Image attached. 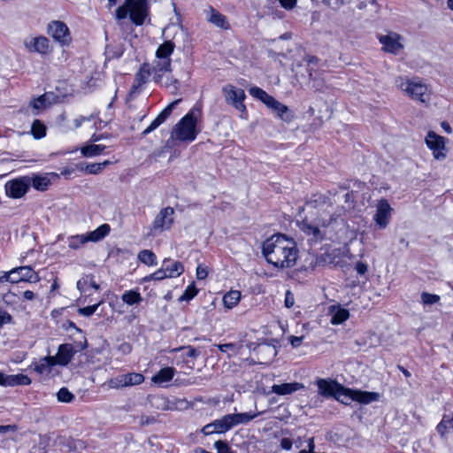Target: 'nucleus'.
Wrapping results in <instances>:
<instances>
[{"instance_id":"f257e3e1","label":"nucleus","mask_w":453,"mask_h":453,"mask_svg":"<svg viewBox=\"0 0 453 453\" xmlns=\"http://www.w3.org/2000/svg\"><path fill=\"white\" fill-rule=\"evenodd\" d=\"M262 253L266 261L277 268H290L296 265V244L286 235L277 234L263 242Z\"/></svg>"},{"instance_id":"f03ea898","label":"nucleus","mask_w":453,"mask_h":453,"mask_svg":"<svg viewBox=\"0 0 453 453\" xmlns=\"http://www.w3.org/2000/svg\"><path fill=\"white\" fill-rule=\"evenodd\" d=\"M118 20L126 19L127 16L135 26H142L145 20L150 19V6L148 2H124L115 12Z\"/></svg>"},{"instance_id":"7ed1b4c3","label":"nucleus","mask_w":453,"mask_h":453,"mask_svg":"<svg viewBox=\"0 0 453 453\" xmlns=\"http://www.w3.org/2000/svg\"><path fill=\"white\" fill-rule=\"evenodd\" d=\"M201 117V108L194 106L175 126V138L181 142H192L197 135L196 127Z\"/></svg>"},{"instance_id":"20e7f679","label":"nucleus","mask_w":453,"mask_h":453,"mask_svg":"<svg viewBox=\"0 0 453 453\" xmlns=\"http://www.w3.org/2000/svg\"><path fill=\"white\" fill-rule=\"evenodd\" d=\"M344 211L343 207H339L328 219L319 216L314 222L304 219L299 223V227L305 234L311 236L313 241H321L324 238V234L322 233L321 228L327 227L335 222L337 219L342 215Z\"/></svg>"},{"instance_id":"39448f33","label":"nucleus","mask_w":453,"mask_h":453,"mask_svg":"<svg viewBox=\"0 0 453 453\" xmlns=\"http://www.w3.org/2000/svg\"><path fill=\"white\" fill-rule=\"evenodd\" d=\"M397 88L406 92L414 100L426 103L429 100L428 89L426 84L418 80H409L403 77H397L395 81Z\"/></svg>"},{"instance_id":"423d86ee","label":"nucleus","mask_w":453,"mask_h":453,"mask_svg":"<svg viewBox=\"0 0 453 453\" xmlns=\"http://www.w3.org/2000/svg\"><path fill=\"white\" fill-rule=\"evenodd\" d=\"M173 208L167 206L162 209L155 217L150 227L149 235L156 236L157 234L168 230L173 224Z\"/></svg>"},{"instance_id":"0eeeda50","label":"nucleus","mask_w":453,"mask_h":453,"mask_svg":"<svg viewBox=\"0 0 453 453\" xmlns=\"http://www.w3.org/2000/svg\"><path fill=\"white\" fill-rule=\"evenodd\" d=\"M5 193L6 195L14 199L21 198L29 190V182L27 176H20L19 178L8 180L5 183Z\"/></svg>"},{"instance_id":"6e6552de","label":"nucleus","mask_w":453,"mask_h":453,"mask_svg":"<svg viewBox=\"0 0 453 453\" xmlns=\"http://www.w3.org/2000/svg\"><path fill=\"white\" fill-rule=\"evenodd\" d=\"M222 90L228 104L233 105L239 111L244 112L246 111V106L243 104L246 96L243 89L236 88L229 84L225 86Z\"/></svg>"},{"instance_id":"1a4fd4ad","label":"nucleus","mask_w":453,"mask_h":453,"mask_svg":"<svg viewBox=\"0 0 453 453\" xmlns=\"http://www.w3.org/2000/svg\"><path fill=\"white\" fill-rule=\"evenodd\" d=\"M48 34L61 45H68L72 41L69 28L59 20L51 21L48 25Z\"/></svg>"},{"instance_id":"9d476101","label":"nucleus","mask_w":453,"mask_h":453,"mask_svg":"<svg viewBox=\"0 0 453 453\" xmlns=\"http://www.w3.org/2000/svg\"><path fill=\"white\" fill-rule=\"evenodd\" d=\"M426 143L433 151L435 159L442 160L446 157L445 138L434 131H429L426 136Z\"/></svg>"},{"instance_id":"9b49d317","label":"nucleus","mask_w":453,"mask_h":453,"mask_svg":"<svg viewBox=\"0 0 453 453\" xmlns=\"http://www.w3.org/2000/svg\"><path fill=\"white\" fill-rule=\"evenodd\" d=\"M253 352L260 364L271 363L278 354L276 346L269 342L258 343L253 349Z\"/></svg>"},{"instance_id":"f8f14e48","label":"nucleus","mask_w":453,"mask_h":453,"mask_svg":"<svg viewBox=\"0 0 453 453\" xmlns=\"http://www.w3.org/2000/svg\"><path fill=\"white\" fill-rule=\"evenodd\" d=\"M315 383L319 395L325 398H334L338 390L342 389V384L332 379L319 378Z\"/></svg>"},{"instance_id":"ddd939ff","label":"nucleus","mask_w":453,"mask_h":453,"mask_svg":"<svg viewBox=\"0 0 453 453\" xmlns=\"http://www.w3.org/2000/svg\"><path fill=\"white\" fill-rule=\"evenodd\" d=\"M171 58L156 57L155 60L150 64V68L153 73V81L156 83H162L164 76L171 73Z\"/></svg>"},{"instance_id":"4468645a","label":"nucleus","mask_w":453,"mask_h":453,"mask_svg":"<svg viewBox=\"0 0 453 453\" xmlns=\"http://www.w3.org/2000/svg\"><path fill=\"white\" fill-rule=\"evenodd\" d=\"M392 208L387 199H380L377 204L373 219L380 228H386L391 217Z\"/></svg>"},{"instance_id":"2eb2a0df","label":"nucleus","mask_w":453,"mask_h":453,"mask_svg":"<svg viewBox=\"0 0 453 453\" xmlns=\"http://www.w3.org/2000/svg\"><path fill=\"white\" fill-rule=\"evenodd\" d=\"M75 354L76 349L73 344L63 343L58 346L57 354L55 356H51V357H53L56 365L66 366Z\"/></svg>"},{"instance_id":"dca6fc26","label":"nucleus","mask_w":453,"mask_h":453,"mask_svg":"<svg viewBox=\"0 0 453 453\" xmlns=\"http://www.w3.org/2000/svg\"><path fill=\"white\" fill-rule=\"evenodd\" d=\"M27 179H28L29 188L33 187L35 189L38 191H46L51 184L50 177H55L57 174L53 173H48L43 174L39 173H32L29 175H26Z\"/></svg>"},{"instance_id":"f3484780","label":"nucleus","mask_w":453,"mask_h":453,"mask_svg":"<svg viewBox=\"0 0 453 453\" xmlns=\"http://www.w3.org/2000/svg\"><path fill=\"white\" fill-rule=\"evenodd\" d=\"M25 47L31 52H37L46 55L51 51L50 48V41L45 36H38L29 38L24 42Z\"/></svg>"},{"instance_id":"a211bd4d","label":"nucleus","mask_w":453,"mask_h":453,"mask_svg":"<svg viewBox=\"0 0 453 453\" xmlns=\"http://www.w3.org/2000/svg\"><path fill=\"white\" fill-rule=\"evenodd\" d=\"M180 99L175 100L171 103L167 107H165L157 117L150 123V125L142 133V136H145L157 128L161 124H163L167 118L172 114L173 110L178 104Z\"/></svg>"},{"instance_id":"6ab92c4d","label":"nucleus","mask_w":453,"mask_h":453,"mask_svg":"<svg viewBox=\"0 0 453 453\" xmlns=\"http://www.w3.org/2000/svg\"><path fill=\"white\" fill-rule=\"evenodd\" d=\"M31 382V379L22 373L6 375L0 372V385L4 387L27 386L30 385Z\"/></svg>"},{"instance_id":"aec40b11","label":"nucleus","mask_w":453,"mask_h":453,"mask_svg":"<svg viewBox=\"0 0 453 453\" xmlns=\"http://www.w3.org/2000/svg\"><path fill=\"white\" fill-rule=\"evenodd\" d=\"M12 275L17 280V283L21 281L37 282L39 280L38 274L30 266H19L12 270Z\"/></svg>"},{"instance_id":"412c9836","label":"nucleus","mask_w":453,"mask_h":453,"mask_svg":"<svg viewBox=\"0 0 453 453\" xmlns=\"http://www.w3.org/2000/svg\"><path fill=\"white\" fill-rule=\"evenodd\" d=\"M206 20L211 23L213 26L227 30L230 28V24L225 15L218 12L216 9L209 6V9L205 11Z\"/></svg>"},{"instance_id":"4be33fe9","label":"nucleus","mask_w":453,"mask_h":453,"mask_svg":"<svg viewBox=\"0 0 453 453\" xmlns=\"http://www.w3.org/2000/svg\"><path fill=\"white\" fill-rule=\"evenodd\" d=\"M399 39L400 35L397 34L379 36V41L383 45V50L393 54H396L403 47L399 42Z\"/></svg>"},{"instance_id":"5701e85b","label":"nucleus","mask_w":453,"mask_h":453,"mask_svg":"<svg viewBox=\"0 0 453 453\" xmlns=\"http://www.w3.org/2000/svg\"><path fill=\"white\" fill-rule=\"evenodd\" d=\"M303 388V384L299 382L274 384L272 386L271 392L278 395H288Z\"/></svg>"},{"instance_id":"b1692460","label":"nucleus","mask_w":453,"mask_h":453,"mask_svg":"<svg viewBox=\"0 0 453 453\" xmlns=\"http://www.w3.org/2000/svg\"><path fill=\"white\" fill-rule=\"evenodd\" d=\"M272 3L273 4L278 3L279 4L273 5V6H271V5L268 6L267 11L265 12V14H266L268 16H272L273 18L281 19L284 16V12L282 10H279V8L285 9V10H292L296 7V4L297 2H272Z\"/></svg>"},{"instance_id":"393cba45","label":"nucleus","mask_w":453,"mask_h":453,"mask_svg":"<svg viewBox=\"0 0 453 453\" xmlns=\"http://www.w3.org/2000/svg\"><path fill=\"white\" fill-rule=\"evenodd\" d=\"M347 393H352V400L363 404H369L379 399L380 394L376 392L362 391L353 389V391H347Z\"/></svg>"},{"instance_id":"a878e982","label":"nucleus","mask_w":453,"mask_h":453,"mask_svg":"<svg viewBox=\"0 0 453 453\" xmlns=\"http://www.w3.org/2000/svg\"><path fill=\"white\" fill-rule=\"evenodd\" d=\"M269 108L283 121L290 122L294 118V114L290 109L278 100H275Z\"/></svg>"},{"instance_id":"bb28decb","label":"nucleus","mask_w":453,"mask_h":453,"mask_svg":"<svg viewBox=\"0 0 453 453\" xmlns=\"http://www.w3.org/2000/svg\"><path fill=\"white\" fill-rule=\"evenodd\" d=\"M162 265L169 278L178 277L184 272V265L179 261H173L166 258L163 261Z\"/></svg>"},{"instance_id":"cd10ccee","label":"nucleus","mask_w":453,"mask_h":453,"mask_svg":"<svg viewBox=\"0 0 453 453\" xmlns=\"http://www.w3.org/2000/svg\"><path fill=\"white\" fill-rule=\"evenodd\" d=\"M150 75L153 76V73L150 68V64H149V63L142 64L141 65L139 71L135 74V81H134L135 83L133 85V89H136L137 88L145 84L148 81V79Z\"/></svg>"},{"instance_id":"c85d7f7f","label":"nucleus","mask_w":453,"mask_h":453,"mask_svg":"<svg viewBox=\"0 0 453 453\" xmlns=\"http://www.w3.org/2000/svg\"><path fill=\"white\" fill-rule=\"evenodd\" d=\"M436 431L442 439H447L446 434L453 431V415L444 414L442 419L436 426Z\"/></svg>"},{"instance_id":"c756f323","label":"nucleus","mask_w":453,"mask_h":453,"mask_svg":"<svg viewBox=\"0 0 453 453\" xmlns=\"http://www.w3.org/2000/svg\"><path fill=\"white\" fill-rule=\"evenodd\" d=\"M111 227L108 224H103L96 230L88 233L86 235L88 242H96L104 239L109 233Z\"/></svg>"},{"instance_id":"7c9ffc66","label":"nucleus","mask_w":453,"mask_h":453,"mask_svg":"<svg viewBox=\"0 0 453 453\" xmlns=\"http://www.w3.org/2000/svg\"><path fill=\"white\" fill-rule=\"evenodd\" d=\"M250 96L255 98L259 99L263 102L268 108L273 104V103L276 100L273 96L266 93L265 90L258 87H252L249 90Z\"/></svg>"},{"instance_id":"2f4dec72","label":"nucleus","mask_w":453,"mask_h":453,"mask_svg":"<svg viewBox=\"0 0 453 453\" xmlns=\"http://www.w3.org/2000/svg\"><path fill=\"white\" fill-rule=\"evenodd\" d=\"M175 369L173 367L162 368L152 377V381L156 384L169 382L174 376Z\"/></svg>"},{"instance_id":"473e14b6","label":"nucleus","mask_w":453,"mask_h":453,"mask_svg":"<svg viewBox=\"0 0 453 453\" xmlns=\"http://www.w3.org/2000/svg\"><path fill=\"white\" fill-rule=\"evenodd\" d=\"M55 361L51 356L45 357L35 365V371L39 374H48L51 372V368L55 366Z\"/></svg>"},{"instance_id":"72a5a7b5","label":"nucleus","mask_w":453,"mask_h":453,"mask_svg":"<svg viewBox=\"0 0 453 453\" xmlns=\"http://www.w3.org/2000/svg\"><path fill=\"white\" fill-rule=\"evenodd\" d=\"M231 421L232 420L230 419L229 414L223 416L219 419L214 420L213 426H214V429L216 430V433L223 434V433H226L228 430H230L233 427Z\"/></svg>"},{"instance_id":"f704fd0d","label":"nucleus","mask_w":453,"mask_h":453,"mask_svg":"<svg viewBox=\"0 0 453 453\" xmlns=\"http://www.w3.org/2000/svg\"><path fill=\"white\" fill-rule=\"evenodd\" d=\"M122 301L128 304H139L142 302L143 298L137 290H127L125 291L121 296Z\"/></svg>"},{"instance_id":"c9c22d12","label":"nucleus","mask_w":453,"mask_h":453,"mask_svg":"<svg viewBox=\"0 0 453 453\" xmlns=\"http://www.w3.org/2000/svg\"><path fill=\"white\" fill-rule=\"evenodd\" d=\"M106 146L101 144H89L81 148V154L86 157H92L103 153Z\"/></svg>"},{"instance_id":"e433bc0d","label":"nucleus","mask_w":453,"mask_h":453,"mask_svg":"<svg viewBox=\"0 0 453 453\" xmlns=\"http://www.w3.org/2000/svg\"><path fill=\"white\" fill-rule=\"evenodd\" d=\"M175 48V44L172 41H165L164 43L158 46L156 51V57H162L163 58H171Z\"/></svg>"},{"instance_id":"4c0bfd02","label":"nucleus","mask_w":453,"mask_h":453,"mask_svg":"<svg viewBox=\"0 0 453 453\" xmlns=\"http://www.w3.org/2000/svg\"><path fill=\"white\" fill-rule=\"evenodd\" d=\"M241 299V292L238 290H231L224 295V305L229 309L234 307Z\"/></svg>"},{"instance_id":"58836bf2","label":"nucleus","mask_w":453,"mask_h":453,"mask_svg":"<svg viewBox=\"0 0 453 453\" xmlns=\"http://www.w3.org/2000/svg\"><path fill=\"white\" fill-rule=\"evenodd\" d=\"M229 415L233 427L239 424H247L257 417V414H250L248 412Z\"/></svg>"},{"instance_id":"ea45409f","label":"nucleus","mask_w":453,"mask_h":453,"mask_svg":"<svg viewBox=\"0 0 453 453\" xmlns=\"http://www.w3.org/2000/svg\"><path fill=\"white\" fill-rule=\"evenodd\" d=\"M46 126L39 119H35L31 127V134L35 139H41L46 135Z\"/></svg>"},{"instance_id":"a19ab883","label":"nucleus","mask_w":453,"mask_h":453,"mask_svg":"<svg viewBox=\"0 0 453 453\" xmlns=\"http://www.w3.org/2000/svg\"><path fill=\"white\" fill-rule=\"evenodd\" d=\"M139 260L147 265H157V257L154 252L150 250H142L138 254Z\"/></svg>"},{"instance_id":"79ce46f5","label":"nucleus","mask_w":453,"mask_h":453,"mask_svg":"<svg viewBox=\"0 0 453 453\" xmlns=\"http://www.w3.org/2000/svg\"><path fill=\"white\" fill-rule=\"evenodd\" d=\"M88 242L85 234H76L68 237L67 243L68 247L73 250H78Z\"/></svg>"},{"instance_id":"37998d69","label":"nucleus","mask_w":453,"mask_h":453,"mask_svg":"<svg viewBox=\"0 0 453 453\" xmlns=\"http://www.w3.org/2000/svg\"><path fill=\"white\" fill-rule=\"evenodd\" d=\"M334 399L343 403L345 405H349L352 400V393H347V391H353L351 388H345L342 385V389L338 390Z\"/></svg>"},{"instance_id":"c03bdc74","label":"nucleus","mask_w":453,"mask_h":453,"mask_svg":"<svg viewBox=\"0 0 453 453\" xmlns=\"http://www.w3.org/2000/svg\"><path fill=\"white\" fill-rule=\"evenodd\" d=\"M349 317V312L348 310L340 308L334 313H333L331 317V324L333 325H340L346 321Z\"/></svg>"},{"instance_id":"a18cd8bd","label":"nucleus","mask_w":453,"mask_h":453,"mask_svg":"<svg viewBox=\"0 0 453 453\" xmlns=\"http://www.w3.org/2000/svg\"><path fill=\"white\" fill-rule=\"evenodd\" d=\"M221 352L227 353L229 356L236 355L242 349V345L238 343H225L217 345Z\"/></svg>"},{"instance_id":"49530a36","label":"nucleus","mask_w":453,"mask_h":453,"mask_svg":"<svg viewBox=\"0 0 453 453\" xmlns=\"http://www.w3.org/2000/svg\"><path fill=\"white\" fill-rule=\"evenodd\" d=\"M125 378L127 387L140 385L144 381V376L138 372L126 373Z\"/></svg>"},{"instance_id":"de8ad7c7","label":"nucleus","mask_w":453,"mask_h":453,"mask_svg":"<svg viewBox=\"0 0 453 453\" xmlns=\"http://www.w3.org/2000/svg\"><path fill=\"white\" fill-rule=\"evenodd\" d=\"M107 385L110 388L119 389L127 387L125 374H119L108 380Z\"/></svg>"},{"instance_id":"09e8293b","label":"nucleus","mask_w":453,"mask_h":453,"mask_svg":"<svg viewBox=\"0 0 453 453\" xmlns=\"http://www.w3.org/2000/svg\"><path fill=\"white\" fill-rule=\"evenodd\" d=\"M327 197L323 195H313L306 203L311 208H318L326 203Z\"/></svg>"},{"instance_id":"8fccbe9b","label":"nucleus","mask_w":453,"mask_h":453,"mask_svg":"<svg viewBox=\"0 0 453 453\" xmlns=\"http://www.w3.org/2000/svg\"><path fill=\"white\" fill-rule=\"evenodd\" d=\"M46 104L45 95L40 96L30 102V106L33 108V114L37 115L39 110L43 109Z\"/></svg>"},{"instance_id":"3c124183","label":"nucleus","mask_w":453,"mask_h":453,"mask_svg":"<svg viewBox=\"0 0 453 453\" xmlns=\"http://www.w3.org/2000/svg\"><path fill=\"white\" fill-rule=\"evenodd\" d=\"M198 293L197 288L195 286V283L190 284L184 293L180 296L179 301H190L193 299Z\"/></svg>"},{"instance_id":"603ef678","label":"nucleus","mask_w":453,"mask_h":453,"mask_svg":"<svg viewBox=\"0 0 453 453\" xmlns=\"http://www.w3.org/2000/svg\"><path fill=\"white\" fill-rule=\"evenodd\" d=\"M58 400L61 403H71L74 399V395L66 388H61L57 394Z\"/></svg>"},{"instance_id":"864d4df0","label":"nucleus","mask_w":453,"mask_h":453,"mask_svg":"<svg viewBox=\"0 0 453 453\" xmlns=\"http://www.w3.org/2000/svg\"><path fill=\"white\" fill-rule=\"evenodd\" d=\"M166 278H169V277H168L165 270H164V266L162 265V267L160 269H158L155 273H151L150 275L145 277L144 280L145 281L152 280H162Z\"/></svg>"},{"instance_id":"5fc2aeb1","label":"nucleus","mask_w":453,"mask_h":453,"mask_svg":"<svg viewBox=\"0 0 453 453\" xmlns=\"http://www.w3.org/2000/svg\"><path fill=\"white\" fill-rule=\"evenodd\" d=\"M164 86L171 90V93L175 94L179 88V81L173 76L167 75Z\"/></svg>"},{"instance_id":"6e6d98bb","label":"nucleus","mask_w":453,"mask_h":453,"mask_svg":"<svg viewBox=\"0 0 453 453\" xmlns=\"http://www.w3.org/2000/svg\"><path fill=\"white\" fill-rule=\"evenodd\" d=\"M103 302H99L94 305H89V306H86V307H83V308H79L78 309V313L80 315H82V316H85V317H90L91 315H93L97 308L100 306V304L102 303Z\"/></svg>"},{"instance_id":"4d7b16f0","label":"nucleus","mask_w":453,"mask_h":453,"mask_svg":"<svg viewBox=\"0 0 453 453\" xmlns=\"http://www.w3.org/2000/svg\"><path fill=\"white\" fill-rule=\"evenodd\" d=\"M421 299L424 304L431 305L438 303L440 296L438 295L423 292L421 294Z\"/></svg>"},{"instance_id":"13d9d810","label":"nucleus","mask_w":453,"mask_h":453,"mask_svg":"<svg viewBox=\"0 0 453 453\" xmlns=\"http://www.w3.org/2000/svg\"><path fill=\"white\" fill-rule=\"evenodd\" d=\"M181 350L186 351V353H185L186 357H192V358H196L200 354L199 351H197L194 347L189 346V345L176 348L173 349V351H175V352L181 351Z\"/></svg>"},{"instance_id":"bf43d9fd","label":"nucleus","mask_w":453,"mask_h":453,"mask_svg":"<svg viewBox=\"0 0 453 453\" xmlns=\"http://www.w3.org/2000/svg\"><path fill=\"white\" fill-rule=\"evenodd\" d=\"M214 448L218 453H234L228 443L225 441L219 440L215 441Z\"/></svg>"},{"instance_id":"052dcab7","label":"nucleus","mask_w":453,"mask_h":453,"mask_svg":"<svg viewBox=\"0 0 453 453\" xmlns=\"http://www.w3.org/2000/svg\"><path fill=\"white\" fill-rule=\"evenodd\" d=\"M13 323L12 317L3 309H0V328L5 324Z\"/></svg>"},{"instance_id":"680f3d73","label":"nucleus","mask_w":453,"mask_h":453,"mask_svg":"<svg viewBox=\"0 0 453 453\" xmlns=\"http://www.w3.org/2000/svg\"><path fill=\"white\" fill-rule=\"evenodd\" d=\"M85 171L89 174H97L102 172V166L98 163L88 164L86 165Z\"/></svg>"},{"instance_id":"e2e57ef3","label":"nucleus","mask_w":453,"mask_h":453,"mask_svg":"<svg viewBox=\"0 0 453 453\" xmlns=\"http://www.w3.org/2000/svg\"><path fill=\"white\" fill-rule=\"evenodd\" d=\"M156 422V418L153 416H141L139 418V424L141 426H148L154 424Z\"/></svg>"},{"instance_id":"0e129e2a","label":"nucleus","mask_w":453,"mask_h":453,"mask_svg":"<svg viewBox=\"0 0 453 453\" xmlns=\"http://www.w3.org/2000/svg\"><path fill=\"white\" fill-rule=\"evenodd\" d=\"M92 119H94L93 114L89 115L88 117L79 116L73 120L74 128H79L85 121H90Z\"/></svg>"},{"instance_id":"69168bd1","label":"nucleus","mask_w":453,"mask_h":453,"mask_svg":"<svg viewBox=\"0 0 453 453\" xmlns=\"http://www.w3.org/2000/svg\"><path fill=\"white\" fill-rule=\"evenodd\" d=\"M208 276V270L203 265H199L196 268V278L198 280H204Z\"/></svg>"},{"instance_id":"338daca9","label":"nucleus","mask_w":453,"mask_h":453,"mask_svg":"<svg viewBox=\"0 0 453 453\" xmlns=\"http://www.w3.org/2000/svg\"><path fill=\"white\" fill-rule=\"evenodd\" d=\"M9 281L11 283H17V280L12 275V270L9 273H3L0 275V282Z\"/></svg>"},{"instance_id":"774afa93","label":"nucleus","mask_w":453,"mask_h":453,"mask_svg":"<svg viewBox=\"0 0 453 453\" xmlns=\"http://www.w3.org/2000/svg\"><path fill=\"white\" fill-rule=\"evenodd\" d=\"M367 268V265L361 261L357 262L355 266L357 273L360 275L365 274Z\"/></svg>"}]
</instances>
